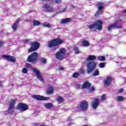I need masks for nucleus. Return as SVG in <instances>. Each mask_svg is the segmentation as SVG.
Instances as JSON below:
<instances>
[{
	"label": "nucleus",
	"instance_id": "obj_1",
	"mask_svg": "<svg viewBox=\"0 0 126 126\" xmlns=\"http://www.w3.org/2000/svg\"><path fill=\"white\" fill-rule=\"evenodd\" d=\"M26 67H27V68H30L32 69V71L35 73V76L37 77V78L41 81V82H44V79L42 76H41V73H40V71H39V70L35 68L32 67L31 64L29 63H27L26 64Z\"/></svg>",
	"mask_w": 126,
	"mask_h": 126
},
{
	"label": "nucleus",
	"instance_id": "obj_2",
	"mask_svg": "<svg viewBox=\"0 0 126 126\" xmlns=\"http://www.w3.org/2000/svg\"><path fill=\"white\" fill-rule=\"evenodd\" d=\"M64 42L63 40L60 39H55L48 41L47 47L48 48H53V47H57L59 45H62Z\"/></svg>",
	"mask_w": 126,
	"mask_h": 126
},
{
	"label": "nucleus",
	"instance_id": "obj_3",
	"mask_svg": "<svg viewBox=\"0 0 126 126\" xmlns=\"http://www.w3.org/2000/svg\"><path fill=\"white\" fill-rule=\"evenodd\" d=\"M38 57L39 54H38V53H32L28 56L27 58V61L28 62H29V63H37Z\"/></svg>",
	"mask_w": 126,
	"mask_h": 126
},
{
	"label": "nucleus",
	"instance_id": "obj_4",
	"mask_svg": "<svg viewBox=\"0 0 126 126\" xmlns=\"http://www.w3.org/2000/svg\"><path fill=\"white\" fill-rule=\"evenodd\" d=\"M87 72L89 74L94 70L96 67V62L94 61H89L87 63Z\"/></svg>",
	"mask_w": 126,
	"mask_h": 126
},
{
	"label": "nucleus",
	"instance_id": "obj_5",
	"mask_svg": "<svg viewBox=\"0 0 126 126\" xmlns=\"http://www.w3.org/2000/svg\"><path fill=\"white\" fill-rule=\"evenodd\" d=\"M65 54V48H62L55 54V57L57 60L62 61L63 60V55Z\"/></svg>",
	"mask_w": 126,
	"mask_h": 126
},
{
	"label": "nucleus",
	"instance_id": "obj_6",
	"mask_svg": "<svg viewBox=\"0 0 126 126\" xmlns=\"http://www.w3.org/2000/svg\"><path fill=\"white\" fill-rule=\"evenodd\" d=\"M40 47V44L37 42H32L31 44V47L28 51V53H32V52H35L37 51Z\"/></svg>",
	"mask_w": 126,
	"mask_h": 126
},
{
	"label": "nucleus",
	"instance_id": "obj_7",
	"mask_svg": "<svg viewBox=\"0 0 126 126\" xmlns=\"http://www.w3.org/2000/svg\"><path fill=\"white\" fill-rule=\"evenodd\" d=\"M97 8L98 10L94 15L95 17H98L99 15H101V14H102V12H103V9H104V3L99 2L97 3Z\"/></svg>",
	"mask_w": 126,
	"mask_h": 126
},
{
	"label": "nucleus",
	"instance_id": "obj_8",
	"mask_svg": "<svg viewBox=\"0 0 126 126\" xmlns=\"http://www.w3.org/2000/svg\"><path fill=\"white\" fill-rule=\"evenodd\" d=\"M16 109H17V110H19L21 112H24V111L28 110L29 108L27 105L20 103L18 104Z\"/></svg>",
	"mask_w": 126,
	"mask_h": 126
},
{
	"label": "nucleus",
	"instance_id": "obj_9",
	"mask_svg": "<svg viewBox=\"0 0 126 126\" xmlns=\"http://www.w3.org/2000/svg\"><path fill=\"white\" fill-rule=\"evenodd\" d=\"M43 8L46 12H55L56 9L55 8L51 7L48 4H45L43 6Z\"/></svg>",
	"mask_w": 126,
	"mask_h": 126
},
{
	"label": "nucleus",
	"instance_id": "obj_10",
	"mask_svg": "<svg viewBox=\"0 0 126 126\" xmlns=\"http://www.w3.org/2000/svg\"><path fill=\"white\" fill-rule=\"evenodd\" d=\"M2 58H3L6 60V61H8V62H11V63H15L16 61V59H15V57L8 56L7 55H2Z\"/></svg>",
	"mask_w": 126,
	"mask_h": 126
},
{
	"label": "nucleus",
	"instance_id": "obj_11",
	"mask_svg": "<svg viewBox=\"0 0 126 126\" xmlns=\"http://www.w3.org/2000/svg\"><path fill=\"white\" fill-rule=\"evenodd\" d=\"M91 105L92 108L94 109V110H96L98 107V106H99V99L96 98H94L91 102Z\"/></svg>",
	"mask_w": 126,
	"mask_h": 126
},
{
	"label": "nucleus",
	"instance_id": "obj_12",
	"mask_svg": "<svg viewBox=\"0 0 126 126\" xmlns=\"http://www.w3.org/2000/svg\"><path fill=\"white\" fill-rule=\"evenodd\" d=\"M103 23L104 22L103 21L98 20L96 22H94V24L95 25V27H96L97 29L99 31H101L102 29H103Z\"/></svg>",
	"mask_w": 126,
	"mask_h": 126
},
{
	"label": "nucleus",
	"instance_id": "obj_13",
	"mask_svg": "<svg viewBox=\"0 0 126 126\" xmlns=\"http://www.w3.org/2000/svg\"><path fill=\"white\" fill-rule=\"evenodd\" d=\"M33 99H35V100H37L38 101H41L42 100H49L50 99L49 97H45L44 96H41L39 95H33L32 96Z\"/></svg>",
	"mask_w": 126,
	"mask_h": 126
},
{
	"label": "nucleus",
	"instance_id": "obj_14",
	"mask_svg": "<svg viewBox=\"0 0 126 126\" xmlns=\"http://www.w3.org/2000/svg\"><path fill=\"white\" fill-rule=\"evenodd\" d=\"M88 108V102L86 100H84L81 102L80 105V109L82 111H86Z\"/></svg>",
	"mask_w": 126,
	"mask_h": 126
},
{
	"label": "nucleus",
	"instance_id": "obj_15",
	"mask_svg": "<svg viewBox=\"0 0 126 126\" xmlns=\"http://www.w3.org/2000/svg\"><path fill=\"white\" fill-rule=\"evenodd\" d=\"M112 76H107L106 79L104 81V86H110L111 83H112Z\"/></svg>",
	"mask_w": 126,
	"mask_h": 126
},
{
	"label": "nucleus",
	"instance_id": "obj_16",
	"mask_svg": "<svg viewBox=\"0 0 126 126\" xmlns=\"http://www.w3.org/2000/svg\"><path fill=\"white\" fill-rule=\"evenodd\" d=\"M116 28H119V27H118V25L117 23H115L112 25H110L108 27V31L110 32L112 29H115Z\"/></svg>",
	"mask_w": 126,
	"mask_h": 126
},
{
	"label": "nucleus",
	"instance_id": "obj_17",
	"mask_svg": "<svg viewBox=\"0 0 126 126\" xmlns=\"http://www.w3.org/2000/svg\"><path fill=\"white\" fill-rule=\"evenodd\" d=\"M96 56L95 55H90L87 58L86 61L87 62H93L96 60Z\"/></svg>",
	"mask_w": 126,
	"mask_h": 126
},
{
	"label": "nucleus",
	"instance_id": "obj_18",
	"mask_svg": "<svg viewBox=\"0 0 126 126\" xmlns=\"http://www.w3.org/2000/svg\"><path fill=\"white\" fill-rule=\"evenodd\" d=\"M70 21H71V19L70 18H68L62 19L60 22V23L61 24H65L68 23V22H70Z\"/></svg>",
	"mask_w": 126,
	"mask_h": 126
},
{
	"label": "nucleus",
	"instance_id": "obj_19",
	"mask_svg": "<svg viewBox=\"0 0 126 126\" xmlns=\"http://www.w3.org/2000/svg\"><path fill=\"white\" fill-rule=\"evenodd\" d=\"M115 100L119 102H122L124 101V100H126V97L123 96L118 95L115 97Z\"/></svg>",
	"mask_w": 126,
	"mask_h": 126
},
{
	"label": "nucleus",
	"instance_id": "obj_20",
	"mask_svg": "<svg viewBox=\"0 0 126 126\" xmlns=\"http://www.w3.org/2000/svg\"><path fill=\"white\" fill-rule=\"evenodd\" d=\"M53 92H54V89L53 88V87L51 86H48L46 94H52Z\"/></svg>",
	"mask_w": 126,
	"mask_h": 126
},
{
	"label": "nucleus",
	"instance_id": "obj_21",
	"mask_svg": "<svg viewBox=\"0 0 126 126\" xmlns=\"http://www.w3.org/2000/svg\"><path fill=\"white\" fill-rule=\"evenodd\" d=\"M91 85V84H90V83L88 82H86L84 83L83 85L82 86V88H83V89H84L85 88H89Z\"/></svg>",
	"mask_w": 126,
	"mask_h": 126
},
{
	"label": "nucleus",
	"instance_id": "obj_22",
	"mask_svg": "<svg viewBox=\"0 0 126 126\" xmlns=\"http://www.w3.org/2000/svg\"><path fill=\"white\" fill-rule=\"evenodd\" d=\"M32 24L33 26H39V25H41L42 24L39 21L33 20L32 21Z\"/></svg>",
	"mask_w": 126,
	"mask_h": 126
},
{
	"label": "nucleus",
	"instance_id": "obj_23",
	"mask_svg": "<svg viewBox=\"0 0 126 126\" xmlns=\"http://www.w3.org/2000/svg\"><path fill=\"white\" fill-rule=\"evenodd\" d=\"M14 108L13 107H8L7 113H8V114H10V115H12L13 113H14Z\"/></svg>",
	"mask_w": 126,
	"mask_h": 126
},
{
	"label": "nucleus",
	"instance_id": "obj_24",
	"mask_svg": "<svg viewBox=\"0 0 126 126\" xmlns=\"http://www.w3.org/2000/svg\"><path fill=\"white\" fill-rule=\"evenodd\" d=\"M15 100L13 99L12 100H11L9 105V107L10 108H14V105H15Z\"/></svg>",
	"mask_w": 126,
	"mask_h": 126
},
{
	"label": "nucleus",
	"instance_id": "obj_25",
	"mask_svg": "<svg viewBox=\"0 0 126 126\" xmlns=\"http://www.w3.org/2000/svg\"><path fill=\"white\" fill-rule=\"evenodd\" d=\"M82 46L83 47H88V46H89V42L87 40H83L82 43Z\"/></svg>",
	"mask_w": 126,
	"mask_h": 126
},
{
	"label": "nucleus",
	"instance_id": "obj_26",
	"mask_svg": "<svg viewBox=\"0 0 126 126\" xmlns=\"http://www.w3.org/2000/svg\"><path fill=\"white\" fill-rule=\"evenodd\" d=\"M44 106L47 109H51V108L53 107V104H52L51 103H45Z\"/></svg>",
	"mask_w": 126,
	"mask_h": 126
},
{
	"label": "nucleus",
	"instance_id": "obj_27",
	"mask_svg": "<svg viewBox=\"0 0 126 126\" xmlns=\"http://www.w3.org/2000/svg\"><path fill=\"white\" fill-rule=\"evenodd\" d=\"M97 60L100 62H104V61H106V58L104 56H98Z\"/></svg>",
	"mask_w": 126,
	"mask_h": 126
},
{
	"label": "nucleus",
	"instance_id": "obj_28",
	"mask_svg": "<svg viewBox=\"0 0 126 126\" xmlns=\"http://www.w3.org/2000/svg\"><path fill=\"white\" fill-rule=\"evenodd\" d=\"M57 101L58 103L61 104V103H63V98L61 96H58L57 98Z\"/></svg>",
	"mask_w": 126,
	"mask_h": 126
},
{
	"label": "nucleus",
	"instance_id": "obj_29",
	"mask_svg": "<svg viewBox=\"0 0 126 126\" xmlns=\"http://www.w3.org/2000/svg\"><path fill=\"white\" fill-rule=\"evenodd\" d=\"M41 25L42 27H46L47 28H51V25L47 23H44L43 24H41Z\"/></svg>",
	"mask_w": 126,
	"mask_h": 126
},
{
	"label": "nucleus",
	"instance_id": "obj_30",
	"mask_svg": "<svg viewBox=\"0 0 126 126\" xmlns=\"http://www.w3.org/2000/svg\"><path fill=\"white\" fill-rule=\"evenodd\" d=\"M18 25L17 24H16L15 23L12 26V28L13 30L15 31L16 29H17V27H18Z\"/></svg>",
	"mask_w": 126,
	"mask_h": 126
},
{
	"label": "nucleus",
	"instance_id": "obj_31",
	"mask_svg": "<svg viewBox=\"0 0 126 126\" xmlns=\"http://www.w3.org/2000/svg\"><path fill=\"white\" fill-rule=\"evenodd\" d=\"M98 65L100 68H103V67H105V65H106V63H100L98 64Z\"/></svg>",
	"mask_w": 126,
	"mask_h": 126
},
{
	"label": "nucleus",
	"instance_id": "obj_32",
	"mask_svg": "<svg viewBox=\"0 0 126 126\" xmlns=\"http://www.w3.org/2000/svg\"><path fill=\"white\" fill-rule=\"evenodd\" d=\"M40 61L42 63H44V64H46V63H47V60L45 58H40Z\"/></svg>",
	"mask_w": 126,
	"mask_h": 126
},
{
	"label": "nucleus",
	"instance_id": "obj_33",
	"mask_svg": "<svg viewBox=\"0 0 126 126\" xmlns=\"http://www.w3.org/2000/svg\"><path fill=\"white\" fill-rule=\"evenodd\" d=\"M95 27H96L95 23H94V24L90 25L88 26V28H89V29H94V28H95Z\"/></svg>",
	"mask_w": 126,
	"mask_h": 126
},
{
	"label": "nucleus",
	"instance_id": "obj_34",
	"mask_svg": "<svg viewBox=\"0 0 126 126\" xmlns=\"http://www.w3.org/2000/svg\"><path fill=\"white\" fill-rule=\"evenodd\" d=\"M93 75L94 76H97V75H99V70H98V69L95 70L93 73Z\"/></svg>",
	"mask_w": 126,
	"mask_h": 126
},
{
	"label": "nucleus",
	"instance_id": "obj_35",
	"mask_svg": "<svg viewBox=\"0 0 126 126\" xmlns=\"http://www.w3.org/2000/svg\"><path fill=\"white\" fill-rule=\"evenodd\" d=\"M72 76L74 78H76L79 76V73L75 72L73 74Z\"/></svg>",
	"mask_w": 126,
	"mask_h": 126
},
{
	"label": "nucleus",
	"instance_id": "obj_36",
	"mask_svg": "<svg viewBox=\"0 0 126 126\" xmlns=\"http://www.w3.org/2000/svg\"><path fill=\"white\" fill-rule=\"evenodd\" d=\"M107 98L106 97V94H103L101 95V99L102 101H105Z\"/></svg>",
	"mask_w": 126,
	"mask_h": 126
},
{
	"label": "nucleus",
	"instance_id": "obj_37",
	"mask_svg": "<svg viewBox=\"0 0 126 126\" xmlns=\"http://www.w3.org/2000/svg\"><path fill=\"white\" fill-rule=\"evenodd\" d=\"M22 72L24 74L27 73L28 72V69L26 68H23L22 70Z\"/></svg>",
	"mask_w": 126,
	"mask_h": 126
},
{
	"label": "nucleus",
	"instance_id": "obj_38",
	"mask_svg": "<svg viewBox=\"0 0 126 126\" xmlns=\"http://www.w3.org/2000/svg\"><path fill=\"white\" fill-rule=\"evenodd\" d=\"M74 51H76V52H75V54H79V52H78V51H79V50L78 49V47H74Z\"/></svg>",
	"mask_w": 126,
	"mask_h": 126
},
{
	"label": "nucleus",
	"instance_id": "obj_39",
	"mask_svg": "<svg viewBox=\"0 0 126 126\" xmlns=\"http://www.w3.org/2000/svg\"><path fill=\"white\" fill-rule=\"evenodd\" d=\"M95 91V88H94V87L89 88V91H90V92H93V91Z\"/></svg>",
	"mask_w": 126,
	"mask_h": 126
},
{
	"label": "nucleus",
	"instance_id": "obj_40",
	"mask_svg": "<svg viewBox=\"0 0 126 126\" xmlns=\"http://www.w3.org/2000/svg\"><path fill=\"white\" fill-rule=\"evenodd\" d=\"M30 41V39H25L23 40L24 43H25V44H27V43H29Z\"/></svg>",
	"mask_w": 126,
	"mask_h": 126
},
{
	"label": "nucleus",
	"instance_id": "obj_41",
	"mask_svg": "<svg viewBox=\"0 0 126 126\" xmlns=\"http://www.w3.org/2000/svg\"><path fill=\"white\" fill-rule=\"evenodd\" d=\"M19 22H20V18L18 19L15 22V23H16V24H18L19 23Z\"/></svg>",
	"mask_w": 126,
	"mask_h": 126
},
{
	"label": "nucleus",
	"instance_id": "obj_42",
	"mask_svg": "<svg viewBox=\"0 0 126 126\" xmlns=\"http://www.w3.org/2000/svg\"><path fill=\"white\" fill-rule=\"evenodd\" d=\"M124 89H121L119 90V93H122L124 92Z\"/></svg>",
	"mask_w": 126,
	"mask_h": 126
},
{
	"label": "nucleus",
	"instance_id": "obj_43",
	"mask_svg": "<svg viewBox=\"0 0 126 126\" xmlns=\"http://www.w3.org/2000/svg\"><path fill=\"white\" fill-rule=\"evenodd\" d=\"M75 87L76 89H78L80 87V85H76Z\"/></svg>",
	"mask_w": 126,
	"mask_h": 126
},
{
	"label": "nucleus",
	"instance_id": "obj_44",
	"mask_svg": "<svg viewBox=\"0 0 126 126\" xmlns=\"http://www.w3.org/2000/svg\"><path fill=\"white\" fill-rule=\"evenodd\" d=\"M80 73H82V74L84 73V70L83 69H80Z\"/></svg>",
	"mask_w": 126,
	"mask_h": 126
},
{
	"label": "nucleus",
	"instance_id": "obj_45",
	"mask_svg": "<svg viewBox=\"0 0 126 126\" xmlns=\"http://www.w3.org/2000/svg\"><path fill=\"white\" fill-rule=\"evenodd\" d=\"M3 46V42L0 41V47H2Z\"/></svg>",
	"mask_w": 126,
	"mask_h": 126
},
{
	"label": "nucleus",
	"instance_id": "obj_46",
	"mask_svg": "<svg viewBox=\"0 0 126 126\" xmlns=\"http://www.w3.org/2000/svg\"><path fill=\"white\" fill-rule=\"evenodd\" d=\"M64 69V68H63V67H60L59 68V70H63Z\"/></svg>",
	"mask_w": 126,
	"mask_h": 126
},
{
	"label": "nucleus",
	"instance_id": "obj_47",
	"mask_svg": "<svg viewBox=\"0 0 126 126\" xmlns=\"http://www.w3.org/2000/svg\"><path fill=\"white\" fill-rule=\"evenodd\" d=\"M71 7H72V8H75V6H74L73 5H71Z\"/></svg>",
	"mask_w": 126,
	"mask_h": 126
},
{
	"label": "nucleus",
	"instance_id": "obj_48",
	"mask_svg": "<svg viewBox=\"0 0 126 126\" xmlns=\"http://www.w3.org/2000/svg\"><path fill=\"white\" fill-rule=\"evenodd\" d=\"M123 13H126V9L124 10Z\"/></svg>",
	"mask_w": 126,
	"mask_h": 126
},
{
	"label": "nucleus",
	"instance_id": "obj_49",
	"mask_svg": "<svg viewBox=\"0 0 126 126\" xmlns=\"http://www.w3.org/2000/svg\"><path fill=\"white\" fill-rule=\"evenodd\" d=\"M68 121H71V119L70 117H69L68 118Z\"/></svg>",
	"mask_w": 126,
	"mask_h": 126
},
{
	"label": "nucleus",
	"instance_id": "obj_50",
	"mask_svg": "<svg viewBox=\"0 0 126 126\" xmlns=\"http://www.w3.org/2000/svg\"><path fill=\"white\" fill-rule=\"evenodd\" d=\"M56 50H57V48L54 49V51H56Z\"/></svg>",
	"mask_w": 126,
	"mask_h": 126
},
{
	"label": "nucleus",
	"instance_id": "obj_51",
	"mask_svg": "<svg viewBox=\"0 0 126 126\" xmlns=\"http://www.w3.org/2000/svg\"><path fill=\"white\" fill-rule=\"evenodd\" d=\"M0 85H1V83H0Z\"/></svg>",
	"mask_w": 126,
	"mask_h": 126
},
{
	"label": "nucleus",
	"instance_id": "obj_52",
	"mask_svg": "<svg viewBox=\"0 0 126 126\" xmlns=\"http://www.w3.org/2000/svg\"><path fill=\"white\" fill-rule=\"evenodd\" d=\"M63 11H65V9Z\"/></svg>",
	"mask_w": 126,
	"mask_h": 126
}]
</instances>
